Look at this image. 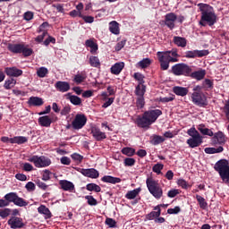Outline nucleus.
I'll list each match as a JSON object with an SVG mask.
<instances>
[{
	"label": "nucleus",
	"mask_w": 229,
	"mask_h": 229,
	"mask_svg": "<svg viewBox=\"0 0 229 229\" xmlns=\"http://www.w3.org/2000/svg\"><path fill=\"white\" fill-rule=\"evenodd\" d=\"M162 110L150 109L145 111L141 115H138L135 120V124L138 128H149L151 124L157 123V119L162 115Z\"/></svg>",
	"instance_id": "obj_1"
},
{
	"label": "nucleus",
	"mask_w": 229,
	"mask_h": 229,
	"mask_svg": "<svg viewBox=\"0 0 229 229\" xmlns=\"http://www.w3.org/2000/svg\"><path fill=\"white\" fill-rule=\"evenodd\" d=\"M198 6L201 12L200 26H207V24L214 26L217 22V16L216 13L210 11L212 10V6L203 3L198 4Z\"/></svg>",
	"instance_id": "obj_2"
},
{
	"label": "nucleus",
	"mask_w": 229,
	"mask_h": 229,
	"mask_svg": "<svg viewBox=\"0 0 229 229\" xmlns=\"http://www.w3.org/2000/svg\"><path fill=\"white\" fill-rule=\"evenodd\" d=\"M157 60L160 64L161 71H167L170 64L178 62V52L176 50H168L157 53Z\"/></svg>",
	"instance_id": "obj_3"
},
{
	"label": "nucleus",
	"mask_w": 229,
	"mask_h": 229,
	"mask_svg": "<svg viewBox=\"0 0 229 229\" xmlns=\"http://www.w3.org/2000/svg\"><path fill=\"white\" fill-rule=\"evenodd\" d=\"M214 169L216 173H218L221 180H223L225 182V183H229V161H228V159L218 160L215 164Z\"/></svg>",
	"instance_id": "obj_4"
},
{
	"label": "nucleus",
	"mask_w": 229,
	"mask_h": 229,
	"mask_svg": "<svg viewBox=\"0 0 229 229\" xmlns=\"http://www.w3.org/2000/svg\"><path fill=\"white\" fill-rule=\"evenodd\" d=\"M146 185L148 192H150L156 199H160V198L164 196V190L160 187L158 181H155L153 178L149 177L146 180Z\"/></svg>",
	"instance_id": "obj_5"
},
{
	"label": "nucleus",
	"mask_w": 229,
	"mask_h": 229,
	"mask_svg": "<svg viewBox=\"0 0 229 229\" xmlns=\"http://www.w3.org/2000/svg\"><path fill=\"white\" fill-rule=\"evenodd\" d=\"M172 72L174 76H191L192 68L183 63L176 64L172 66Z\"/></svg>",
	"instance_id": "obj_6"
},
{
	"label": "nucleus",
	"mask_w": 229,
	"mask_h": 229,
	"mask_svg": "<svg viewBox=\"0 0 229 229\" xmlns=\"http://www.w3.org/2000/svg\"><path fill=\"white\" fill-rule=\"evenodd\" d=\"M191 101L196 106H199V108H206L208 106V99L203 92H193L191 94Z\"/></svg>",
	"instance_id": "obj_7"
},
{
	"label": "nucleus",
	"mask_w": 229,
	"mask_h": 229,
	"mask_svg": "<svg viewBox=\"0 0 229 229\" xmlns=\"http://www.w3.org/2000/svg\"><path fill=\"white\" fill-rule=\"evenodd\" d=\"M28 161L34 164L35 167L38 168L49 167L51 165V159L46 157V156H32Z\"/></svg>",
	"instance_id": "obj_8"
},
{
	"label": "nucleus",
	"mask_w": 229,
	"mask_h": 229,
	"mask_svg": "<svg viewBox=\"0 0 229 229\" xmlns=\"http://www.w3.org/2000/svg\"><path fill=\"white\" fill-rule=\"evenodd\" d=\"M87 124V116L85 114H76L74 120L72 123L73 130H81L83 126Z\"/></svg>",
	"instance_id": "obj_9"
},
{
	"label": "nucleus",
	"mask_w": 229,
	"mask_h": 229,
	"mask_svg": "<svg viewBox=\"0 0 229 229\" xmlns=\"http://www.w3.org/2000/svg\"><path fill=\"white\" fill-rule=\"evenodd\" d=\"M208 50L187 51L185 53V58H203V56H208Z\"/></svg>",
	"instance_id": "obj_10"
},
{
	"label": "nucleus",
	"mask_w": 229,
	"mask_h": 229,
	"mask_svg": "<svg viewBox=\"0 0 229 229\" xmlns=\"http://www.w3.org/2000/svg\"><path fill=\"white\" fill-rule=\"evenodd\" d=\"M7 225L11 226L12 229H21L24 228V222H22V218L13 216L7 221Z\"/></svg>",
	"instance_id": "obj_11"
},
{
	"label": "nucleus",
	"mask_w": 229,
	"mask_h": 229,
	"mask_svg": "<svg viewBox=\"0 0 229 229\" xmlns=\"http://www.w3.org/2000/svg\"><path fill=\"white\" fill-rule=\"evenodd\" d=\"M212 142L214 144H219L220 146H225L226 144V135L221 131L213 133Z\"/></svg>",
	"instance_id": "obj_12"
},
{
	"label": "nucleus",
	"mask_w": 229,
	"mask_h": 229,
	"mask_svg": "<svg viewBox=\"0 0 229 229\" xmlns=\"http://www.w3.org/2000/svg\"><path fill=\"white\" fill-rule=\"evenodd\" d=\"M178 16L174 13H166L165 16V24L169 28V30H174V22H176Z\"/></svg>",
	"instance_id": "obj_13"
},
{
	"label": "nucleus",
	"mask_w": 229,
	"mask_h": 229,
	"mask_svg": "<svg viewBox=\"0 0 229 229\" xmlns=\"http://www.w3.org/2000/svg\"><path fill=\"white\" fill-rule=\"evenodd\" d=\"M189 148L194 149V148H199L200 144H203V136L190 138L186 140Z\"/></svg>",
	"instance_id": "obj_14"
},
{
	"label": "nucleus",
	"mask_w": 229,
	"mask_h": 229,
	"mask_svg": "<svg viewBox=\"0 0 229 229\" xmlns=\"http://www.w3.org/2000/svg\"><path fill=\"white\" fill-rule=\"evenodd\" d=\"M4 72L7 76L11 78H19V76H22V70L17 67H6L4 69Z\"/></svg>",
	"instance_id": "obj_15"
},
{
	"label": "nucleus",
	"mask_w": 229,
	"mask_h": 229,
	"mask_svg": "<svg viewBox=\"0 0 229 229\" xmlns=\"http://www.w3.org/2000/svg\"><path fill=\"white\" fill-rule=\"evenodd\" d=\"M91 134L95 140H97L98 142H100V140H105V139H106V133L101 131V129L98 127L91 128Z\"/></svg>",
	"instance_id": "obj_16"
},
{
	"label": "nucleus",
	"mask_w": 229,
	"mask_h": 229,
	"mask_svg": "<svg viewBox=\"0 0 229 229\" xmlns=\"http://www.w3.org/2000/svg\"><path fill=\"white\" fill-rule=\"evenodd\" d=\"M81 174H83V176H87L88 178H99V172L98 170H96V168H89V169H84L82 168L81 170Z\"/></svg>",
	"instance_id": "obj_17"
},
{
	"label": "nucleus",
	"mask_w": 229,
	"mask_h": 229,
	"mask_svg": "<svg viewBox=\"0 0 229 229\" xmlns=\"http://www.w3.org/2000/svg\"><path fill=\"white\" fill-rule=\"evenodd\" d=\"M189 76L190 78H192V80L201 81V80H205V76H207V71L204 69H200L199 71L191 72Z\"/></svg>",
	"instance_id": "obj_18"
},
{
	"label": "nucleus",
	"mask_w": 229,
	"mask_h": 229,
	"mask_svg": "<svg viewBox=\"0 0 229 229\" xmlns=\"http://www.w3.org/2000/svg\"><path fill=\"white\" fill-rule=\"evenodd\" d=\"M24 44H13L8 43L7 49L10 53H13L14 55H21L22 53V47Z\"/></svg>",
	"instance_id": "obj_19"
},
{
	"label": "nucleus",
	"mask_w": 229,
	"mask_h": 229,
	"mask_svg": "<svg viewBox=\"0 0 229 229\" xmlns=\"http://www.w3.org/2000/svg\"><path fill=\"white\" fill-rule=\"evenodd\" d=\"M55 87L58 92H69L71 90V84L67 81H57Z\"/></svg>",
	"instance_id": "obj_20"
},
{
	"label": "nucleus",
	"mask_w": 229,
	"mask_h": 229,
	"mask_svg": "<svg viewBox=\"0 0 229 229\" xmlns=\"http://www.w3.org/2000/svg\"><path fill=\"white\" fill-rule=\"evenodd\" d=\"M38 214H41V216H44L45 219H51L53 217V214L51 213V210L46 205H40L38 208Z\"/></svg>",
	"instance_id": "obj_21"
},
{
	"label": "nucleus",
	"mask_w": 229,
	"mask_h": 229,
	"mask_svg": "<svg viewBox=\"0 0 229 229\" xmlns=\"http://www.w3.org/2000/svg\"><path fill=\"white\" fill-rule=\"evenodd\" d=\"M59 185L63 191H66L68 192H72V191H74V183L70 181L61 180L59 181Z\"/></svg>",
	"instance_id": "obj_22"
},
{
	"label": "nucleus",
	"mask_w": 229,
	"mask_h": 229,
	"mask_svg": "<svg viewBox=\"0 0 229 229\" xmlns=\"http://www.w3.org/2000/svg\"><path fill=\"white\" fill-rule=\"evenodd\" d=\"M38 121V124L44 128H49L53 123V118L49 117V115L40 116Z\"/></svg>",
	"instance_id": "obj_23"
},
{
	"label": "nucleus",
	"mask_w": 229,
	"mask_h": 229,
	"mask_svg": "<svg viewBox=\"0 0 229 229\" xmlns=\"http://www.w3.org/2000/svg\"><path fill=\"white\" fill-rule=\"evenodd\" d=\"M101 182L104 183H111L112 185H115V183H121L123 180H121L119 177H114L112 175H104L101 178Z\"/></svg>",
	"instance_id": "obj_24"
},
{
	"label": "nucleus",
	"mask_w": 229,
	"mask_h": 229,
	"mask_svg": "<svg viewBox=\"0 0 229 229\" xmlns=\"http://www.w3.org/2000/svg\"><path fill=\"white\" fill-rule=\"evenodd\" d=\"M124 69V63L123 62H119L114 64L110 71L112 74H114L115 76H118V74H121V72H123V70Z\"/></svg>",
	"instance_id": "obj_25"
},
{
	"label": "nucleus",
	"mask_w": 229,
	"mask_h": 229,
	"mask_svg": "<svg viewBox=\"0 0 229 229\" xmlns=\"http://www.w3.org/2000/svg\"><path fill=\"white\" fill-rule=\"evenodd\" d=\"M107 92L104 91L100 95V99L102 101H106L109 96H115V89L114 86H108L106 89Z\"/></svg>",
	"instance_id": "obj_26"
},
{
	"label": "nucleus",
	"mask_w": 229,
	"mask_h": 229,
	"mask_svg": "<svg viewBox=\"0 0 229 229\" xmlns=\"http://www.w3.org/2000/svg\"><path fill=\"white\" fill-rule=\"evenodd\" d=\"M154 210L157 211H152L146 215V219H148V221H153L155 217H160V214H162V209H160V206H156L154 208Z\"/></svg>",
	"instance_id": "obj_27"
},
{
	"label": "nucleus",
	"mask_w": 229,
	"mask_h": 229,
	"mask_svg": "<svg viewBox=\"0 0 229 229\" xmlns=\"http://www.w3.org/2000/svg\"><path fill=\"white\" fill-rule=\"evenodd\" d=\"M28 105L30 106H42L44 100L38 97H30L28 100Z\"/></svg>",
	"instance_id": "obj_28"
},
{
	"label": "nucleus",
	"mask_w": 229,
	"mask_h": 229,
	"mask_svg": "<svg viewBox=\"0 0 229 229\" xmlns=\"http://www.w3.org/2000/svg\"><path fill=\"white\" fill-rule=\"evenodd\" d=\"M173 92L175 93L176 96H181L182 98H184V96H187V94H189V89L180 87V86H175L173 89Z\"/></svg>",
	"instance_id": "obj_29"
},
{
	"label": "nucleus",
	"mask_w": 229,
	"mask_h": 229,
	"mask_svg": "<svg viewBox=\"0 0 229 229\" xmlns=\"http://www.w3.org/2000/svg\"><path fill=\"white\" fill-rule=\"evenodd\" d=\"M66 97V99H69L72 105H74L75 106H80V105H81V98L80 97L76 95H71V93H67Z\"/></svg>",
	"instance_id": "obj_30"
},
{
	"label": "nucleus",
	"mask_w": 229,
	"mask_h": 229,
	"mask_svg": "<svg viewBox=\"0 0 229 229\" xmlns=\"http://www.w3.org/2000/svg\"><path fill=\"white\" fill-rule=\"evenodd\" d=\"M86 47H90V54L95 55V53H98V46L96 42L92 39H88L85 42Z\"/></svg>",
	"instance_id": "obj_31"
},
{
	"label": "nucleus",
	"mask_w": 229,
	"mask_h": 229,
	"mask_svg": "<svg viewBox=\"0 0 229 229\" xmlns=\"http://www.w3.org/2000/svg\"><path fill=\"white\" fill-rule=\"evenodd\" d=\"M134 94L137 98H144V94H146V85L138 84L135 88Z\"/></svg>",
	"instance_id": "obj_32"
},
{
	"label": "nucleus",
	"mask_w": 229,
	"mask_h": 229,
	"mask_svg": "<svg viewBox=\"0 0 229 229\" xmlns=\"http://www.w3.org/2000/svg\"><path fill=\"white\" fill-rule=\"evenodd\" d=\"M162 142H165V138L160 135L154 134L150 138V143L152 144V146H158V144H162Z\"/></svg>",
	"instance_id": "obj_33"
},
{
	"label": "nucleus",
	"mask_w": 229,
	"mask_h": 229,
	"mask_svg": "<svg viewBox=\"0 0 229 229\" xmlns=\"http://www.w3.org/2000/svg\"><path fill=\"white\" fill-rule=\"evenodd\" d=\"M140 191H142L140 188L134 189L132 191H129L125 194L126 199H135L137 196L140 193Z\"/></svg>",
	"instance_id": "obj_34"
},
{
	"label": "nucleus",
	"mask_w": 229,
	"mask_h": 229,
	"mask_svg": "<svg viewBox=\"0 0 229 229\" xmlns=\"http://www.w3.org/2000/svg\"><path fill=\"white\" fill-rule=\"evenodd\" d=\"M205 153L207 155H216V153H223L225 151V148L223 146H220L218 148H206L204 149Z\"/></svg>",
	"instance_id": "obj_35"
},
{
	"label": "nucleus",
	"mask_w": 229,
	"mask_h": 229,
	"mask_svg": "<svg viewBox=\"0 0 229 229\" xmlns=\"http://www.w3.org/2000/svg\"><path fill=\"white\" fill-rule=\"evenodd\" d=\"M11 141L12 144H18L21 146V144H26V142H28V138L25 136H14Z\"/></svg>",
	"instance_id": "obj_36"
},
{
	"label": "nucleus",
	"mask_w": 229,
	"mask_h": 229,
	"mask_svg": "<svg viewBox=\"0 0 229 229\" xmlns=\"http://www.w3.org/2000/svg\"><path fill=\"white\" fill-rule=\"evenodd\" d=\"M174 44L178 47H185L187 46V39L185 38L175 36L174 37Z\"/></svg>",
	"instance_id": "obj_37"
},
{
	"label": "nucleus",
	"mask_w": 229,
	"mask_h": 229,
	"mask_svg": "<svg viewBox=\"0 0 229 229\" xmlns=\"http://www.w3.org/2000/svg\"><path fill=\"white\" fill-rule=\"evenodd\" d=\"M198 130H199V131H200V133L202 135H208V137H214V131H212V130L205 127L204 124H199L198 126Z\"/></svg>",
	"instance_id": "obj_38"
},
{
	"label": "nucleus",
	"mask_w": 229,
	"mask_h": 229,
	"mask_svg": "<svg viewBox=\"0 0 229 229\" xmlns=\"http://www.w3.org/2000/svg\"><path fill=\"white\" fill-rule=\"evenodd\" d=\"M15 85H17V80L10 78L4 81V87L5 90H10V89H13Z\"/></svg>",
	"instance_id": "obj_39"
},
{
	"label": "nucleus",
	"mask_w": 229,
	"mask_h": 229,
	"mask_svg": "<svg viewBox=\"0 0 229 229\" xmlns=\"http://www.w3.org/2000/svg\"><path fill=\"white\" fill-rule=\"evenodd\" d=\"M196 199L199 205V208H202V210H207L208 207V203L207 200H205V198L201 197L200 195L197 194L196 195Z\"/></svg>",
	"instance_id": "obj_40"
},
{
	"label": "nucleus",
	"mask_w": 229,
	"mask_h": 229,
	"mask_svg": "<svg viewBox=\"0 0 229 229\" xmlns=\"http://www.w3.org/2000/svg\"><path fill=\"white\" fill-rule=\"evenodd\" d=\"M109 31H111V33H114V35H119V23L115 21H111L109 23Z\"/></svg>",
	"instance_id": "obj_41"
},
{
	"label": "nucleus",
	"mask_w": 229,
	"mask_h": 229,
	"mask_svg": "<svg viewBox=\"0 0 229 229\" xmlns=\"http://www.w3.org/2000/svg\"><path fill=\"white\" fill-rule=\"evenodd\" d=\"M86 189L89 191V192H99L101 191V187L94 182L88 183Z\"/></svg>",
	"instance_id": "obj_42"
},
{
	"label": "nucleus",
	"mask_w": 229,
	"mask_h": 229,
	"mask_svg": "<svg viewBox=\"0 0 229 229\" xmlns=\"http://www.w3.org/2000/svg\"><path fill=\"white\" fill-rule=\"evenodd\" d=\"M89 64L91 67H101V62L98 56L91 55L89 57Z\"/></svg>",
	"instance_id": "obj_43"
},
{
	"label": "nucleus",
	"mask_w": 229,
	"mask_h": 229,
	"mask_svg": "<svg viewBox=\"0 0 229 229\" xmlns=\"http://www.w3.org/2000/svg\"><path fill=\"white\" fill-rule=\"evenodd\" d=\"M146 106V100L144 97H137L136 98V107L138 110H142Z\"/></svg>",
	"instance_id": "obj_44"
},
{
	"label": "nucleus",
	"mask_w": 229,
	"mask_h": 229,
	"mask_svg": "<svg viewBox=\"0 0 229 229\" xmlns=\"http://www.w3.org/2000/svg\"><path fill=\"white\" fill-rule=\"evenodd\" d=\"M16 198H17L16 192H9L4 195V199H6L10 205V203H14Z\"/></svg>",
	"instance_id": "obj_45"
},
{
	"label": "nucleus",
	"mask_w": 229,
	"mask_h": 229,
	"mask_svg": "<svg viewBox=\"0 0 229 229\" xmlns=\"http://www.w3.org/2000/svg\"><path fill=\"white\" fill-rule=\"evenodd\" d=\"M47 74H49V70H47V68L44 66L37 70V75L38 76V78H46Z\"/></svg>",
	"instance_id": "obj_46"
},
{
	"label": "nucleus",
	"mask_w": 229,
	"mask_h": 229,
	"mask_svg": "<svg viewBox=\"0 0 229 229\" xmlns=\"http://www.w3.org/2000/svg\"><path fill=\"white\" fill-rule=\"evenodd\" d=\"M13 204L16 205V207H28V202L24 200V199L19 197V195H16Z\"/></svg>",
	"instance_id": "obj_47"
},
{
	"label": "nucleus",
	"mask_w": 229,
	"mask_h": 229,
	"mask_svg": "<svg viewBox=\"0 0 229 229\" xmlns=\"http://www.w3.org/2000/svg\"><path fill=\"white\" fill-rule=\"evenodd\" d=\"M123 155H126V157H133L135 155V148L131 147H125L122 149Z\"/></svg>",
	"instance_id": "obj_48"
},
{
	"label": "nucleus",
	"mask_w": 229,
	"mask_h": 229,
	"mask_svg": "<svg viewBox=\"0 0 229 229\" xmlns=\"http://www.w3.org/2000/svg\"><path fill=\"white\" fill-rule=\"evenodd\" d=\"M138 65L141 67V69H146L151 65V59L149 58H144L143 60L140 61L138 63Z\"/></svg>",
	"instance_id": "obj_49"
},
{
	"label": "nucleus",
	"mask_w": 229,
	"mask_h": 229,
	"mask_svg": "<svg viewBox=\"0 0 229 229\" xmlns=\"http://www.w3.org/2000/svg\"><path fill=\"white\" fill-rule=\"evenodd\" d=\"M202 87L204 89H214V81L210 79H205L204 81H202Z\"/></svg>",
	"instance_id": "obj_50"
},
{
	"label": "nucleus",
	"mask_w": 229,
	"mask_h": 229,
	"mask_svg": "<svg viewBox=\"0 0 229 229\" xmlns=\"http://www.w3.org/2000/svg\"><path fill=\"white\" fill-rule=\"evenodd\" d=\"M85 199H87L88 205L90 207H96V205H98V199H96L92 195L85 196Z\"/></svg>",
	"instance_id": "obj_51"
},
{
	"label": "nucleus",
	"mask_w": 229,
	"mask_h": 229,
	"mask_svg": "<svg viewBox=\"0 0 229 229\" xmlns=\"http://www.w3.org/2000/svg\"><path fill=\"white\" fill-rule=\"evenodd\" d=\"M85 80H87V76H85L84 74H76L74 76L73 81L77 83V85H80L81 83H83Z\"/></svg>",
	"instance_id": "obj_52"
},
{
	"label": "nucleus",
	"mask_w": 229,
	"mask_h": 229,
	"mask_svg": "<svg viewBox=\"0 0 229 229\" xmlns=\"http://www.w3.org/2000/svg\"><path fill=\"white\" fill-rule=\"evenodd\" d=\"M188 135L191 137V139H193L194 137H201V134L196 130V128L191 127L187 131Z\"/></svg>",
	"instance_id": "obj_53"
},
{
	"label": "nucleus",
	"mask_w": 229,
	"mask_h": 229,
	"mask_svg": "<svg viewBox=\"0 0 229 229\" xmlns=\"http://www.w3.org/2000/svg\"><path fill=\"white\" fill-rule=\"evenodd\" d=\"M134 80H136L137 81H139L138 85H144L145 81H144V75H142V73L140 72H135L133 75Z\"/></svg>",
	"instance_id": "obj_54"
},
{
	"label": "nucleus",
	"mask_w": 229,
	"mask_h": 229,
	"mask_svg": "<svg viewBox=\"0 0 229 229\" xmlns=\"http://www.w3.org/2000/svg\"><path fill=\"white\" fill-rule=\"evenodd\" d=\"M135 158L133 157H127L123 160L125 167H133V165H135Z\"/></svg>",
	"instance_id": "obj_55"
},
{
	"label": "nucleus",
	"mask_w": 229,
	"mask_h": 229,
	"mask_svg": "<svg viewBox=\"0 0 229 229\" xmlns=\"http://www.w3.org/2000/svg\"><path fill=\"white\" fill-rule=\"evenodd\" d=\"M21 53L23 56L27 58L28 56H31V55H33V50L31 48L26 47V46L23 45L21 48Z\"/></svg>",
	"instance_id": "obj_56"
},
{
	"label": "nucleus",
	"mask_w": 229,
	"mask_h": 229,
	"mask_svg": "<svg viewBox=\"0 0 229 229\" xmlns=\"http://www.w3.org/2000/svg\"><path fill=\"white\" fill-rule=\"evenodd\" d=\"M162 169H164V165L160 163L154 165V166L152 167L153 173H157V174H161Z\"/></svg>",
	"instance_id": "obj_57"
},
{
	"label": "nucleus",
	"mask_w": 229,
	"mask_h": 229,
	"mask_svg": "<svg viewBox=\"0 0 229 229\" xmlns=\"http://www.w3.org/2000/svg\"><path fill=\"white\" fill-rule=\"evenodd\" d=\"M36 185L38 187V189H41V191H47V187L49 185L46 184V182L40 181V179H37L35 181Z\"/></svg>",
	"instance_id": "obj_58"
},
{
	"label": "nucleus",
	"mask_w": 229,
	"mask_h": 229,
	"mask_svg": "<svg viewBox=\"0 0 229 229\" xmlns=\"http://www.w3.org/2000/svg\"><path fill=\"white\" fill-rule=\"evenodd\" d=\"M51 174H53L51 171L47 169L44 170L42 174L43 182H49V180H51Z\"/></svg>",
	"instance_id": "obj_59"
},
{
	"label": "nucleus",
	"mask_w": 229,
	"mask_h": 229,
	"mask_svg": "<svg viewBox=\"0 0 229 229\" xmlns=\"http://www.w3.org/2000/svg\"><path fill=\"white\" fill-rule=\"evenodd\" d=\"M72 158L76 162V164H81L83 162V156L78 154V153H73L72 154Z\"/></svg>",
	"instance_id": "obj_60"
},
{
	"label": "nucleus",
	"mask_w": 229,
	"mask_h": 229,
	"mask_svg": "<svg viewBox=\"0 0 229 229\" xmlns=\"http://www.w3.org/2000/svg\"><path fill=\"white\" fill-rule=\"evenodd\" d=\"M10 214H12V209L10 208L0 209V217H2L3 219L8 217Z\"/></svg>",
	"instance_id": "obj_61"
},
{
	"label": "nucleus",
	"mask_w": 229,
	"mask_h": 229,
	"mask_svg": "<svg viewBox=\"0 0 229 229\" xmlns=\"http://www.w3.org/2000/svg\"><path fill=\"white\" fill-rule=\"evenodd\" d=\"M105 223L109 228H115L117 226V222L114 218H106Z\"/></svg>",
	"instance_id": "obj_62"
},
{
	"label": "nucleus",
	"mask_w": 229,
	"mask_h": 229,
	"mask_svg": "<svg viewBox=\"0 0 229 229\" xmlns=\"http://www.w3.org/2000/svg\"><path fill=\"white\" fill-rule=\"evenodd\" d=\"M178 194H180V190H176V189H172L167 192V196L169 198H176Z\"/></svg>",
	"instance_id": "obj_63"
},
{
	"label": "nucleus",
	"mask_w": 229,
	"mask_h": 229,
	"mask_svg": "<svg viewBox=\"0 0 229 229\" xmlns=\"http://www.w3.org/2000/svg\"><path fill=\"white\" fill-rule=\"evenodd\" d=\"M224 112L225 114V116L227 117L229 121V99L226 101L225 106H224Z\"/></svg>",
	"instance_id": "obj_64"
}]
</instances>
